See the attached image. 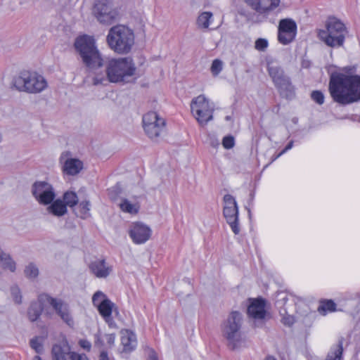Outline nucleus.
I'll list each match as a JSON object with an SVG mask.
<instances>
[{"label":"nucleus","mask_w":360,"mask_h":360,"mask_svg":"<svg viewBox=\"0 0 360 360\" xmlns=\"http://www.w3.org/2000/svg\"><path fill=\"white\" fill-rule=\"evenodd\" d=\"M268 44V41L266 39L259 38L255 41V48L259 51H264L267 48Z\"/></svg>","instance_id":"39"},{"label":"nucleus","mask_w":360,"mask_h":360,"mask_svg":"<svg viewBox=\"0 0 360 360\" xmlns=\"http://www.w3.org/2000/svg\"><path fill=\"white\" fill-rule=\"evenodd\" d=\"M280 156H278V155H276V156H274L272 159V161H274L275 160H276L278 158H279Z\"/></svg>","instance_id":"54"},{"label":"nucleus","mask_w":360,"mask_h":360,"mask_svg":"<svg viewBox=\"0 0 360 360\" xmlns=\"http://www.w3.org/2000/svg\"><path fill=\"white\" fill-rule=\"evenodd\" d=\"M41 300H47V303L53 307L56 312L70 327H73L74 320L70 313L68 306L60 300L53 298L49 295H42Z\"/></svg>","instance_id":"14"},{"label":"nucleus","mask_w":360,"mask_h":360,"mask_svg":"<svg viewBox=\"0 0 360 360\" xmlns=\"http://www.w3.org/2000/svg\"><path fill=\"white\" fill-rule=\"evenodd\" d=\"M13 83L18 90L30 94L39 93L47 86V82L41 75L25 70L20 72Z\"/></svg>","instance_id":"7"},{"label":"nucleus","mask_w":360,"mask_h":360,"mask_svg":"<svg viewBox=\"0 0 360 360\" xmlns=\"http://www.w3.org/2000/svg\"><path fill=\"white\" fill-rule=\"evenodd\" d=\"M191 112L200 124H206L213 118V110L204 95L193 98L191 103Z\"/></svg>","instance_id":"8"},{"label":"nucleus","mask_w":360,"mask_h":360,"mask_svg":"<svg viewBox=\"0 0 360 360\" xmlns=\"http://www.w3.org/2000/svg\"><path fill=\"white\" fill-rule=\"evenodd\" d=\"M105 340L108 345H113L115 340L114 334H108L105 335Z\"/></svg>","instance_id":"47"},{"label":"nucleus","mask_w":360,"mask_h":360,"mask_svg":"<svg viewBox=\"0 0 360 360\" xmlns=\"http://www.w3.org/2000/svg\"><path fill=\"white\" fill-rule=\"evenodd\" d=\"M152 231L141 222H136L131 226L129 236L136 244L146 243L151 236Z\"/></svg>","instance_id":"15"},{"label":"nucleus","mask_w":360,"mask_h":360,"mask_svg":"<svg viewBox=\"0 0 360 360\" xmlns=\"http://www.w3.org/2000/svg\"><path fill=\"white\" fill-rule=\"evenodd\" d=\"M212 17V13L211 12H203L198 18L197 24L199 27L207 28L210 25V20Z\"/></svg>","instance_id":"34"},{"label":"nucleus","mask_w":360,"mask_h":360,"mask_svg":"<svg viewBox=\"0 0 360 360\" xmlns=\"http://www.w3.org/2000/svg\"><path fill=\"white\" fill-rule=\"evenodd\" d=\"M222 70V62L219 59L213 60L211 65V72L213 75H217Z\"/></svg>","instance_id":"38"},{"label":"nucleus","mask_w":360,"mask_h":360,"mask_svg":"<svg viewBox=\"0 0 360 360\" xmlns=\"http://www.w3.org/2000/svg\"><path fill=\"white\" fill-rule=\"evenodd\" d=\"M297 33V25L295 22L290 18L282 19L278 25V41L287 45L292 42L295 38Z\"/></svg>","instance_id":"12"},{"label":"nucleus","mask_w":360,"mask_h":360,"mask_svg":"<svg viewBox=\"0 0 360 360\" xmlns=\"http://www.w3.org/2000/svg\"><path fill=\"white\" fill-rule=\"evenodd\" d=\"M250 304L247 311L250 317L257 320L264 319L266 311L265 310L266 301L262 297L250 299Z\"/></svg>","instance_id":"16"},{"label":"nucleus","mask_w":360,"mask_h":360,"mask_svg":"<svg viewBox=\"0 0 360 360\" xmlns=\"http://www.w3.org/2000/svg\"><path fill=\"white\" fill-rule=\"evenodd\" d=\"M311 98L317 104L322 105L324 103L325 96L323 93L319 90H315L311 93Z\"/></svg>","instance_id":"36"},{"label":"nucleus","mask_w":360,"mask_h":360,"mask_svg":"<svg viewBox=\"0 0 360 360\" xmlns=\"http://www.w3.org/2000/svg\"><path fill=\"white\" fill-rule=\"evenodd\" d=\"M71 156V152L65 151L60 155V162L63 163L62 171L65 174L75 176L83 169L84 164L78 158H73Z\"/></svg>","instance_id":"13"},{"label":"nucleus","mask_w":360,"mask_h":360,"mask_svg":"<svg viewBox=\"0 0 360 360\" xmlns=\"http://www.w3.org/2000/svg\"><path fill=\"white\" fill-rule=\"evenodd\" d=\"M235 140L233 136H226L222 140V145L226 149H231L234 146Z\"/></svg>","instance_id":"41"},{"label":"nucleus","mask_w":360,"mask_h":360,"mask_svg":"<svg viewBox=\"0 0 360 360\" xmlns=\"http://www.w3.org/2000/svg\"><path fill=\"white\" fill-rule=\"evenodd\" d=\"M42 295H43L39 296L37 301L31 302L27 309V316L30 321L32 322L37 321L39 318L44 309V303H47V300H40Z\"/></svg>","instance_id":"23"},{"label":"nucleus","mask_w":360,"mask_h":360,"mask_svg":"<svg viewBox=\"0 0 360 360\" xmlns=\"http://www.w3.org/2000/svg\"><path fill=\"white\" fill-rule=\"evenodd\" d=\"M91 203L89 200H83L79 203L78 207L75 210V214L81 219H85L91 216L90 214Z\"/></svg>","instance_id":"28"},{"label":"nucleus","mask_w":360,"mask_h":360,"mask_svg":"<svg viewBox=\"0 0 360 360\" xmlns=\"http://www.w3.org/2000/svg\"><path fill=\"white\" fill-rule=\"evenodd\" d=\"M242 321L241 313L238 311H233L230 313L222 326V335L227 341L228 347L232 350L240 347L241 345L242 336L240 328Z\"/></svg>","instance_id":"6"},{"label":"nucleus","mask_w":360,"mask_h":360,"mask_svg":"<svg viewBox=\"0 0 360 360\" xmlns=\"http://www.w3.org/2000/svg\"><path fill=\"white\" fill-rule=\"evenodd\" d=\"M114 304L109 299H103L98 304V310L105 321L110 326L112 319L111 314Z\"/></svg>","instance_id":"24"},{"label":"nucleus","mask_w":360,"mask_h":360,"mask_svg":"<svg viewBox=\"0 0 360 360\" xmlns=\"http://www.w3.org/2000/svg\"><path fill=\"white\" fill-rule=\"evenodd\" d=\"M74 46L79 53L84 66L96 76L101 72L106 61L98 49L93 37L84 34L76 38Z\"/></svg>","instance_id":"3"},{"label":"nucleus","mask_w":360,"mask_h":360,"mask_svg":"<svg viewBox=\"0 0 360 360\" xmlns=\"http://www.w3.org/2000/svg\"><path fill=\"white\" fill-rule=\"evenodd\" d=\"M93 12L97 20L103 24L112 23L118 14L110 0H96Z\"/></svg>","instance_id":"10"},{"label":"nucleus","mask_w":360,"mask_h":360,"mask_svg":"<svg viewBox=\"0 0 360 360\" xmlns=\"http://www.w3.org/2000/svg\"><path fill=\"white\" fill-rule=\"evenodd\" d=\"M267 71L275 86H277L283 82H285V80L289 78L281 66L272 62L267 63Z\"/></svg>","instance_id":"18"},{"label":"nucleus","mask_w":360,"mask_h":360,"mask_svg":"<svg viewBox=\"0 0 360 360\" xmlns=\"http://www.w3.org/2000/svg\"><path fill=\"white\" fill-rule=\"evenodd\" d=\"M285 323H287V324H288V325H290V324H292V322H285Z\"/></svg>","instance_id":"57"},{"label":"nucleus","mask_w":360,"mask_h":360,"mask_svg":"<svg viewBox=\"0 0 360 360\" xmlns=\"http://www.w3.org/2000/svg\"><path fill=\"white\" fill-rule=\"evenodd\" d=\"M35 359H36L37 360H42V359H41V358L40 356H35Z\"/></svg>","instance_id":"55"},{"label":"nucleus","mask_w":360,"mask_h":360,"mask_svg":"<svg viewBox=\"0 0 360 360\" xmlns=\"http://www.w3.org/2000/svg\"><path fill=\"white\" fill-rule=\"evenodd\" d=\"M39 269L32 262L29 263L24 269L25 276L29 279H34L39 276Z\"/></svg>","instance_id":"33"},{"label":"nucleus","mask_w":360,"mask_h":360,"mask_svg":"<svg viewBox=\"0 0 360 360\" xmlns=\"http://www.w3.org/2000/svg\"><path fill=\"white\" fill-rule=\"evenodd\" d=\"M148 360H158V359L155 354L153 352L151 354H150Z\"/></svg>","instance_id":"49"},{"label":"nucleus","mask_w":360,"mask_h":360,"mask_svg":"<svg viewBox=\"0 0 360 360\" xmlns=\"http://www.w3.org/2000/svg\"><path fill=\"white\" fill-rule=\"evenodd\" d=\"M70 360H89L85 354H79L75 352H70L68 354Z\"/></svg>","instance_id":"44"},{"label":"nucleus","mask_w":360,"mask_h":360,"mask_svg":"<svg viewBox=\"0 0 360 360\" xmlns=\"http://www.w3.org/2000/svg\"><path fill=\"white\" fill-rule=\"evenodd\" d=\"M328 91L333 101L347 105L360 100V76L334 72L330 75Z\"/></svg>","instance_id":"2"},{"label":"nucleus","mask_w":360,"mask_h":360,"mask_svg":"<svg viewBox=\"0 0 360 360\" xmlns=\"http://www.w3.org/2000/svg\"><path fill=\"white\" fill-rule=\"evenodd\" d=\"M293 141H290L286 146L278 154V156H281L283 154L286 153L288 150L291 149L293 146Z\"/></svg>","instance_id":"46"},{"label":"nucleus","mask_w":360,"mask_h":360,"mask_svg":"<svg viewBox=\"0 0 360 360\" xmlns=\"http://www.w3.org/2000/svg\"><path fill=\"white\" fill-rule=\"evenodd\" d=\"M11 295H12V297H13L14 302L16 304H19L22 302V295H21L20 290L18 286H16V285L12 286L11 288Z\"/></svg>","instance_id":"37"},{"label":"nucleus","mask_w":360,"mask_h":360,"mask_svg":"<svg viewBox=\"0 0 360 360\" xmlns=\"http://www.w3.org/2000/svg\"><path fill=\"white\" fill-rule=\"evenodd\" d=\"M336 310V304L332 300H327L321 302L318 307V311L323 314L327 311H335Z\"/></svg>","instance_id":"31"},{"label":"nucleus","mask_w":360,"mask_h":360,"mask_svg":"<svg viewBox=\"0 0 360 360\" xmlns=\"http://www.w3.org/2000/svg\"><path fill=\"white\" fill-rule=\"evenodd\" d=\"M224 207L238 208L235 198L230 194H226L224 196Z\"/></svg>","instance_id":"40"},{"label":"nucleus","mask_w":360,"mask_h":360,"mask_svg":"<svg viewBox=\"0 0 360 360\" xmlns=\"http://www.w3.org/2000/svg\"><path fill=\"white\" fill-rule=\"evenodd\" d=\"M211 145L213 146V147H217L218 145H219V142L216 139V140H213L211 142Z\"/></svg>","instance_id":"50"},{"label":"nucleus","mask_w":360,"mask_h":360,"mask_svg":"<svg viewBox=\"0 0 360 360\" xmlns=\"http://www.w3.org/2000/svg\"><path fill=\"white\" fill-rule=\"evenodd\" d=\"M276 297L277 299L276 300V304L280 307L285 305V304L288 300L286 294L283 292H278L276 295Z\"/></svg>","instance_id":"42"},{"label":"nucleus","mask_w":360,"mask_h":360,"mask_svg":"<svg viewBox=\"0 0 360 360\" xmlns=\"http://www.w3.org/2000/svg\"><path fill=\"white\" fill-rule=\"evenodd\" d=\"M250 202L249 203V205H250V203H252V200H253V198H254V195H253V193H250Z\"/></svg>","instance_id":"52"},{"label":"nucleus","mask_w":360,"mask_h":360,"mask_svg":"<svg viewBox=\"0 0 360 360\" xmlns=\"http://www.w3.org/2000/svg\"><path fill=\"white\" fill-rule=\"evenodd\" d=\"M91 271L97 277L104 278L108 277L111 271L112 266H108L105 259H96L89 264Z\"/></svg>","instance_id":"20"},{"label":"nucleus","mask_w":360,"mask_h":360,"mask_svg":"<svg viewBox=\"0 0 360 360\" xmlns=\"http://www.w3.org/2000/svg\"><path fill=\"white\" fill-rule=\"evenodd\" d=\"M49 205H50L48 207L47 210L54 216L62 217L68 212L66 205L60 199L53 200V202Z\"/></svg>","instance_id":"26"},{"label":"nucleus","mask_w":360,"mask_h":360,"mask_svg":"<svg viewBox=\"0 0 360 360\" xmlns=\"http://www.w3.org/2000/svg\"><path fill=\"white\" fill-rule=\"evenodd\" d=\"M63 201L66 207H73L77 205L79 199L75 192L67 191L63 194Z\"/></svg>","instance_id":"30"},{"label":"nucleus","mask_w":360,"mask_h":360,"mask_svg":"<svg viewBox=\"0 0 360 360\" xmlns=\"http://www.w3.org/2000/svg\"><path fill=\"white\" fill-rule=\"evenodd\" d=\"M248 215L250 217V216H251V211H250V210L248 209Z\"/></svg>","instance_id":"56"},{"label":"nucleus","mask_w":360,"mask_h":360,"mask_svg":"<svg viewBox=\"0 0 360 360\" xmlns=\"http://www.w3.org/2000/svg\"><path fill=\"white\" fill-rule=\"evenodd\" d=\"M103 68L104 70L102 69L101 72L93 77L94 85H105L108 82L128 83L136 79V77H133L135 75L136 68L131 58H108Z\"/></svg>","instance_id":"1"},{"label":"nucleus","mask_w":360,"mask_h":360,"mask_svg":"<svg viewBox=\"0 0 360 360\" xmlns=\"http://www.w3.org/2000/svg\"><path fill=\"white\" fill-rule=\"evenodd\" d=\"M165 126V121L156 112L150 111L143 116V127L145 133L151 139L158 138Z\"/></svg>","instance_id":"9"},{"label":"nucleus","mask_w":360,"mask_h":360,"mask_svg":"<svg viewBox=\"0 0 360 360\" xmlns=\"http://www.w3.org/2000/svg\"><path fill=\"white\" fill-rule=\"evenodd\" d=\"M70 346L66 339L54 344L51 349L52 360H67L66 356L70 353Z\"/></svg>","instance_id":"21"},{"label":"nucleus","mask_w":360,"mask_h":360,"mask_svg":"<svg viewBox=\"0 0 360 360\" xmlns=\"http://www.w3.org/2000/svg\"><path fill=\"white\" fill-rule=\"evenodd\" d=\"M121 343L123 346L122 352L129 353L134 351L137 345L136 335L129 330L122 331Z\"/></svg>","instance_id":"22"},{"label":"nucleus","mask_w":360,"mask_h":360,"mask_svg":"<svg viewBox=\"0 0 360 360\" xmlns=\"http://www.w3.org/2000/svg\"><path fill=\"white\" fill-rule=\"evenodd\" d=\"M79 345L82 348L87 351H90L91 347V344L86 340H80L79 341Z\"/></svg>","instance_id":"45"},{"label":"nucleus","mask_w":360,"mask_h":360,"mask_svg":"<svg viewBox=\"0 0 360 360\" xmlns=\"http://www.w3.org/2000/svg\"><path fill=\"white\" fill-rule=\"evenodd\" d=\"M32 194L39 203L51 204L56 197L53 186L46 181H35L32 186Z\"/></svg>","instance_id":"11"},{"label":"nucleus","mask_w":360,"mask_h":360,"mask_svg":"<svg viewBox=\"0 0 360 360\" xmlns=\"http://www.w3.org/2000/svg\"><path fill=\"white\" fill-rule=\"evenodd\" d=\"M0 264L5 269H8L11 272L15 271V263L9 255L0 250Z\"/></svg>","instance_id":"29"},{"label":"nucleus","mask_w":360,"mask_h":360,"mask_svg":"<svg viewBox=\"0 0 360 360\" xmlns=\"http://www.w3.org/2000/svg\"><path fill=\"white\" fill-rule=\"evenodd\" d=\"M106 41L114 52L127 54L131 51L134 44V34L132 30L124 25H115L109 30Z\"/></svg>","instance_id":"4"},{"label":"nucleus","mask_w":360,"mask_h":360,"mask_svg":"<svg viewBox=\"0 0 360 360\" xmlns=\"http://www.w3.org/2000/svg\"><path fill=\"white\" fill-rule=\"evenodd\" d=\"M120 207L122 212L129 214H136L139 212V207L131 204L127 199L122 200Z\"/></svg>","instance_id":"32"},{"label":"nucleus","mask_w":360,"mask_h":360,"mask_svg":"<svg viewBox=\"0 0 360 360\" xmlns=\"http://www.w3.org/2000/svg\"><path fill=\"white\" fill-rule=\"evenodd\" d=\"M344 338L339 339L338 344L330 349L326 360H342L343 353Z\"/></svg>","instance_id":"27"},{"label":"nucleus","mask_w":360,"mask_h":360,"mask_svg":"<svg viewBox=\"0 0 360 360\" xmlns=\"http://www.w3.org/2000/svg\"><path fill=\"white\" fill-rule=\"evenodd\" d=\"M40 337H34L30 341V345L37 353L41 354L43 352V345Z\"/></svg>","instance_id":"35"},{"label":"nucleus","mask_w":360,"mask_h":360,"mask_svg":"<svg viewBox=\"0 0 360 360\" xmlns=\"http://www.w3.org/2000/svg\"><path fill=\"white\" fill-rule=\"evenodd\" d=\"M245 2L259 13H266L278 6L280 0H245Z\"/></svg>","instance_id":"17"},{"label":"nucleus","mask_w":360,"mask_h":360,"mask_svg":"<svg viewBox=\"0 0 360 360\" xmlns=\"http://www.w3.org/2000/svg\"><path fill=\"white\" fill-rule=\"evenodd\" d=\"M223 214L233 232L237 235L240 233L238 224V208L224 207Z\"/></svg>","instance_id":"19"},{"label":"nucleus","mask_w":360,"mask_h":360,"mask_svg":"<svg viewBox=\"0 0 360 360\" xmlns=\"http://www.w3.org/2000/svg\"><path fill=\"white\" fill-rule=\"evenodd\" d=\"M286 82H283L280 84H278L276 88L278 89L280 95L286 98V99H292L295 97V86L292 84L290 78H288Z\"/></svg>","instance_id":"25"},{"label":"nucleus","mask_w":360,"mask_h":360,"mask_svg":"<svg viewBox=\"0 0 360 360\" xmlns=\"http://www.w3.org/2000/svg\"><path fill=\"white\" fill-rule=\"evenodd\" d=\"M103 299H108L105 295L101 291H97L94 293L92 297V302L94 305L98 304V303Z\"/></svg>","instance_id":"43"},{"label":"nucleus","mask_w":360,"mask_h":360,"mask_svg":"<svg viewBox=\"0 0 360 360\" xmlns=\"http://www.w3.org/2000/svg\"><path fill=\"white\" fill-rule=\"evenodd\" d=\"M326 30L318 33L319 39L328 46L336 48L344 44L347 30L345 25L335 18H329L326 23Z\"/></svg>","instance_id":"5"},{"label":"nucleus","mask_w":360,"mask_h":360,"mask_svg":"<svg viewBox=\"0 0 360 360\" xmlns=\"http://www.w3.org/2000/svg\"><path fill=\"white\" fill-rule=\"evenodd\" d=\"M99 360H109L107 352H102L100 354Z\"/></svg>","instance_id":"48"},{"label":"nucleus","mask_w":360,"mask_h":360,"mask_svg":"<svg viewBox=\"0 0 360 360\" xmlns=\"http://www.w3.org/2000/svg\"><path fill=\"white\" fill-rule=\"evenodd\" d=\"M225 120H226V121H229V120H231V116H229V115H227V116H226V117H225Z\"/></svg>","instance_id":"53"},{"label":"nucleus","mask_w":360,"mask_h":360,"mask_svg":"<svg viewBox=\"0 0 360 360\" xmlns=\"http://www.w3.org/2000/svg\"><path fill=\"white\" fill-rule=\"evenodd\" d=\"M265 360H276V359L272 356H269L265 359Z\"/></svg>","instance_id":"51"}]
</instances>
